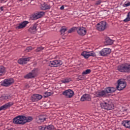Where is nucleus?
<instances>
[{"label":"nucleus","mask_w":130,"mask_h":130,"mask_svg":"<svg viewBox=\"0 0 130 130\" xmlns=\"http://www.w3.org/2000/svg\"><path fill=\"white\" fill-rule=\"evenodd\" d=\"M115 91H116V88L106 87L104 90L98 91L95 93V96L99 98H105V97H108V94L109 93H114Z\"/></svg>","instance_id":"obj_1"},{"label":"nucleus","mask_w":130,"mask_h":130,"mask_svg":"<svg viewBox=\"0 0 130 130\" xmlns=\"http://www.w3.org/2000/svg\"><path fill=\"white\" fill-rule=\"evenodd\" d=\"M117 70L121 73H130V63H123L117 67Z\"/></svg>","instance_id":"obj_2"},{"label":"nucleus","mask_w":130,"mask_h":130,"mask_svg":"<svg viewBox=\"0 0 130 130\" xmlns=\"http://www.w3.org/2000/svg\"><path fill=\"white\" fill-rule=\"evenodd\" d=\"M15 124H25V116L19 115L15 117L13 120Z\"/></svg>","instance_id":"obj_3"},{"label":"nucleus","mask_w":130,"mask_h":130,"mask_svg":"<svg viewBox=\"0 0 130 130\" xmlns=\"http://www.w3.org/2000/svg\"><path fill=\"white\" fill-rule=\"evenodd\" d=\"M101 107L103 109H105L106 110H111L113 109L114 106L113 104L111 103H106L105 102H104L103 103H101Z\"/></svg>","instance_id":"obj_4"},{"label":"nucleus","mask_w":130,"mask_h":130,"mask_svg":"<svg viewBox=\"0 0 130 130\" xmlns=\"http://www.w3.org/2000/svg\"><path fill=\"white\" fill-rule=\"evenodd\" d=\"M13 84H14V79L12 78L6 79L1 82V85L4 87H10Z\"/></svg>","instance_id":"obj_5"},{"label":"nucleus","mask_w":130,"mask_h":130,"mask_svg":"<svg viewBox=\"0 0 130 130\" xmlns=\"http://www.w3.org/2000/svg\"><path fill=\"white\" fill-rule=\"evenodd\" d=\"M81 55L83 56L84 58L87 59V58H89L90 56H93V57L96 56V54L93 51H88V52L84 51L81 53Z\"/></svg>","instance_id":"obj_6"},{"label":"nucleus","mask_w":130,"mask_h":130,"mask_svg":"<svg viewBox=\"0 0 130 130\" xmlns=\"http://www.w3.org/2000/svg\"><path fill=\"white\" fill-rule=\"evenodd\" d=\"M62 64V61L60 60H54L50 61L49 63V66L51 68L59 67Z\"/></svg>","instance_id":"obj_7"},{"label":"nucleus","mask_w":130,"mask_h":130,"mask_svg":"<svg viewBox=\"0 0 130 130\" xmlns=\"http://www.w3.org/2000/svg\"><path fill=\"white\" fill-rule=\"evenodd\" d=\"M118 86H116V88L119 91H121V90H123L125 87H126V83L122 81L121 79L118 80L117 81Z\"/></svg>","instance_id":"obj_8"},{"label":"nucleus","mask_w":130,"mask_h":130,"mask_svg":"<svg viewBox=\"0 0 130 130\" xmlns=\"http://www.w3.org/2000/svg\"><path fill=\"white\" fill-rule=\"evenodd\" d=\"M106 24L107 23L105 21L100 22L97 24L96 29L98 31H104L106 29Z\"/></svg>","instance_id":"obj_9"},{"label":"nucleus","mask_w":130,"mask_h":130,"mask_svg":"<svg viewBox=\"0 0 130 130\" xmlns=\"http://www.w3.org/2000/svg\"><path fill=\"white\" fill-rule=\"evenodd\" d=\"M111 52V49L109 48H106L103 49L101 51H100L99 53L101 55V56H106V55H108V54H110Z\"/></svg>","instance_id":"obj_10"},{"label":"nucleus","mask_w":130,"mask_h":130,"mask_svg":"<svg viewBox=\"0 0 130 130\" xmlns=\"http://www.w3.org/2000/svg\"><path fill=\"white\" fill-rule=\"evenodd\" d=\"M62 94L65 96L66 98H72V97L74 96V91L71 89H68L63 91Z\"/></svg>","instance_id":"obj_11"},{"label":"nucleus","mask_w":130,"mask_h":130,"mask_svg":"<svg viewBox=\"0 0 130 130\" xmlns=\"http://www.w3.org/2000/svg\"><path fill=\"white\" fill-rule=\"evenodd\" d=\"M42 99V95L38 94H32L31 96V100L32 102H37Z\"/></svg>","instance_id":"obj_12"},{"label":"nucleus","mask_w":130,"mask_h":130,"mask_svg":"<svg viewBox=\"0 0 130 130\" xmlns=\"http://www.w3.org/2000/svg\"><path fill=\"white\" fill-rule=\"evenodd\" d=\"M39 130H54V126L52 124L44 126H39Z\"/></svg>","instance_id":"obj_13"},{"label":"nucleus","mask_w":130,"mask_h":130,"mask_svg":"<svg viewBox=\"0 0 130 130\" xmlns=\"http://www.w3.org/2000/svg\"><path fill=\"white\" fill-rule=\"evenodd\" d=\"M76 29L77 32L79 35H81L82 36L86 35V33L87 32L86 28L83 27H78Z\"/></svg>","instance_id":"obj_14"},{"label":"nucleus","mask_w":130,"mask_h":130,"mask_svg":"<svg viewBox=\"0 0 130 130\" xmlns=\"http://www.w3.org/2000/svg\"><path fill=\"white\" fill-rule=\"evenodd\" d=\"M80 101L82 102L84 101H91V95L86 93L84 94L81 96Z\"/></svg>","instance_id":"obj_15"},{"label":"nucleus","mask_w":130,"mask_h":130,"mask_svg":"<svg viewBox=\"0 0 130 130\" xmlns=\"http://www.w3.org/2000/svg\"><path fill=\"white\" fill-rule=\"evenodd\" d=\"M43 16H44V12H39L32 15V18L34 20H37V19H39V18H41Z\"/></svg>","instance_id":"obj_16"},{"label":"nucleus","mask_w":130,"mask_h":130,"mask_svg":"<svg viewBox=\"0 0 130 130\" xmlns=\"http://www.w3.org/2000/svg\"><path fill=\"white\" fill-rule=\"evenodd\" d=\"M13 104H14L12 102H9L8 103H6L4 105L0 107V111H1V110H7L8 108H9V107H11V106L13 105Z\"/></svg>","instance_id":"obj_17"},{"label":"nucleus","mask_w":130,"mask_h":130,"mask_svg":"<svg viewBox=\"0 0 130 130\" xmlns=\"http://www.w3.org/2000/svg\"><path fill=\"white\" fill-rule=\"evenodd\" d=\"M38 24L37 23H35L31 27H30L28 29L29 32L32 33V34H35L37 31V26Z\"/></svg>","instance_id":"obj_18"},{"label":"nucleus","mask_w":130,"mask_h":130,"mask_svg":"<svg viewBox=\"0 0 130 130\" xmlns=\"http://www.w3.org/2000/svg\"><path fill=\"white\" fill-rule=\"evenodd\" d=\"M29 24V22L28 21H24L19 24L18 25H17L16 27V29L17 30H19V29H22V28H25L26 26H27V24Z\"/></svg>","instance_id":"obj_19"},{"label":"nucleus","mask_w":130,"mask_h":130,"mask_svg":"<svg viewBox=\"0 0 130 130\" xmlns=\"http://www.w3.org/2000/svg\"><path fill=\"white\" fill-rule=\"evenodd\" d=\"M29 60H30V58L29 57L23 58L19 59L18 60V63H19V64H26V63H27V62H28Z\"/></svg>","instance_id":"obj_20"},{"label":"nucleus","mask_w":130,"mask_h":130,"mask_svg":"<svg viewBox=\"0 0 130 130\" xmlns=\"http://www.w3.org/2000/svg\"><path fill=\"white\" fill-rule=\"evenodd\" d=\"M51 7L50 6V5L47 4L45 3L42 4L41 9L42 10H44V11H46V10H50L51 9Z\"/></svg>","instance_id":"obj_21"},{"label":"nucleus","mask_w":130,"mask_h":130,"mask_svg":"<svg viewBox=\"0 0 130 130\" xmlns=\"http://www.w3.org/2000/svg\"><path fill=\"white\" fill-rule=\"evenodd\" d=\"M37 121L38 122V123H40V122H43L45 119H46V118H45V116H40L37 118Z\"/></svg>","instance_id":"obj_22"},{"label":"nucleus","mask_w":130,"mask_h":130,"mask_svg":"<svg viewBox=\"0 0 130 130\" xmlns=\"http://www.w3.org/2000/svg\"><path fill=\"white\" fill-rule=\"evenodd\" d=\"M122 125L127 128H130V120H123L122 123Z\"/></svg>","instance_id":"obj_23"},{"label":"nucleus","mask_w":130,"mask_h":130,"mask_svg":"<svg viewBox=\"0 0 130 130\" xmlns=\"http://www.w3.org/2000/svg\"><path fill=\"white\" fill-rule=\"evenodd\" d=\"M6 74V68L4 66H0V77Z\"/></svg>","instance_id":"obj_24"},{"label":"nucleus","mask_w":130,"mask_h":130,"mask_svg":"<svg viewBox=\"0 0 130 130\" xmlns=\"http://www.w3.org/2000/svg\"><path fill=\"white\" fill-rule=\"evenodd\" d=\"M105 42L107 45H112V44H113V40L110 39L109 38H107L106 39Z\"/></svg>","instance_id":"obj_25"},{"label":"nucleus","mask_w":130,"mask_h":130,"mask_svg":"<svg viewBox=\"0 0 130 130\" xmlns=\"http://www.w3.org/2000/svg\"><path fill=\"white\" fill-rule=\"evenodd\" d=\"M53 94V92L52 91H46L44 92L43 96L44 98H46V97H49V96H51Z\"/></svg>","instance_id":"obj_26"},{"label":"nucleus","mask_w":130,"mask_h":130,"mask_svg":"<svg viewBox=\"0 0 130 130\" xmlns=\"http://www.w3.org/2000/svg\"><path fill=\"white\" fill-rule=\"evenodd\" d=\"M24 124L26 122H30V121H32L33 120V118L32 117H27L24 116Z\"/></svg>","instance_id":"obj_27"},{"label":"nucleus","mask_w":130,"mask_h":130,"mask_svg":"<svg viewBox=\"0 0 130 130\" xmlns=\"http://www.w3.org/2000/svg\"><path fill=\"white\" fill-rule=\"evenodd\" d=\"M25 79H32L33 78H35L32 73L30 72L29 73L27 74L26 75L24 76Z\"/></svg>","instance_id":"obj_28"},{"label":"nucleus","mask_w":130,"mask_h":130,"mask_svg":"<svg viewBox=\"0 0 130 130\" xmlns=\"http://www.w3.org/2000/svg\"><path fill=\"white\" fill-rule=\"evenodd\" d=\"M130 21V12H128L127 14L126 18L123 20V22L126 23V22H129Z\"/></svg>","instance_id":"obj_29"},{"label":"nucleus","mask_w":130,"mask_h":130,"mask_svg":"<svg viewBox=\"0 0 130 130\" xmlns=\"http://www.w3.org/2000/svg\"><path fill=\"white\" fill-rule=\"evenodd\" d=\"M32 76L35 78L36 76H37V70L36 69L32 70L31 72H30Z\"/></svg>","instance_id":"obj_30"},{"label":"nucleus","mask_w":130,"mask_h":130,"mask_svg":"<svg viewBox=\"0 0 130 130\" xmlns=\"http://www.w3.org/2000/svg\"><path fill=\"white\" fill-rule=\"evenodd\" d=\"M1 98L4 100H8V99H11L12 96H11V95H3Z\"/></svg>","instance_id":"obj_31"},{"label":"nucleus","mask_w":130,"mask_h":130,"mask_svg":"<svg viewBox=\"0 0 130 130\" xmlns=\"http://www.w3.org/2000/svg\"><path fill=\"white\" fill-rule=\"evenodd\" d=\"M91 73L90 69H87L82 72V75H89Z\"/></svg>","instance_id":"obj_32"},{"label":"nucleus","mask_w":130,"mask_h":130,"mask_svg":"<svg viewBox=\"0 0 130 130\" xmlns=\"http://www.w3.org/2000/svg\"><path fill=\"white\" fill-rule=\"evenodd\" d=\"M71 81H72V79L70 78H67L63 80L62 82V83H70V82H71Z\"/></svg>","instance_id":"obj_33"},{"label":"nucleus","mask_w":130,"mask_h":130,"mask_svg":"<svg viewBox=\"0 0 130 130\" xmlns=\"http://www.w3.org/2000/svg\"><path fill=\"white\" fill-rule=\"evenodd\" d=\"M43 49H44V47H38L36 50V52H40V51H42Z\"/></svg>","instance_id":"obj_34"},{"label":"nucleus","mask_w":130,"mask_h":130,"mask_svg":"<svg viewBox=\"0 0 130 130\" xmlns=\"http://www.w3.org/2000/svg\"><path fill=\"white\" fill-rule=\"evenodd\" d=\"M67 31V28L65 27H62L60 29V32L62 35H63L64 34V32Z\"/></svg>","instance_id":"obj_35"},{"label":"nucleus","mask_w":130,"mask_h":130,"mask_svg":"<svg viewBox=\"0 0 130 130\" xmlns=\"http://www.w3.org/2000/svg\"><path fill=\"white\" fill-rule=\"evenodd\" d=\"M77 29V27H73L68 30V33H72V32H74L75 30Z\"/></svg>","instance_id":"obj_36"},{"label":"nucleus","mask_w":130,"mask_h":130,"mask_svg":"<svg viewBox=\"0 0 130 130\" xmlns=\"http://www.w3.org/2000/svg\"><path fill=\"white\" fill-rule=\"evenodd\" d=\"M32 50V47H28L25 49V52H29V51H31Z\"/></svg>","instance_id":"obj_37"},{"label":"nucleus","mask_w":130,"mask_h":130,"mask_svg":"<svg viewBox=\"0 0 130 130\" xmlns=\"http://www.w3.org/2000/svg\"><path fill=\"white\" fill-rule=\"evenodd\" d=\"M78 79L79 81H82V80H84V75H79L78 77Z\"/></svg>","instance_id":"obj_38"},{"label":"nucleus","mask_w":130,"mask_h":130,"mask_svg":"<svg viewBox=\"0 0 130 130\" xmlns=\"http://www.w3.org/2000/svg\"><path fill=\"white\" fill-rule=\"evenodd\" d=\"M125 7H128L130 6V2H128V3H126L125 4Z\"/></svg>","instance_id":"obj_39"},{"label":"nucleus","mask_w":130,"mask_h":130,"mask_svg":"<svg viewBox=\"0 0 130 130\" xmlns=\"http://www.w3.org/2000/svg\"><path fill=\"white\" fill-rule=\"evenodd\" d=\"M100 4H101V2L97 1L95 3V5H100Z\"/></svg>","instance_id":"obj_40"},{"label":"nucleus","mask_w":130,"mask_h":130,"mask_svg":"<svg viewBox=\"0 0 130 130\" xmlns=\"http://www.w3.org/2000/svg\"><path fill=\"white\" fill-rule=\"evenodd\" d=\"M64 6H62L60 8V10H64Z\"/></svg>","instance_id":"obj_41"},{"label":"nucleus","mask_w":130,"mask_h":130,"mask_svg":"<svg viewBox=\"0 0 130 130\" xmlns=\"http://www.w3.org/2000/svg\"><path fill=\"white\" fill-rule=\"evenodd\" d=\"M0 10H1V11H4V7H1Z\"/></svg>","instance_id":"obj_42"},{"label":"nucleus","mask_w":130,"mask_h":130,"mask_svg":"<svg viewBox=\"0 0 130 130\" xmlns=\"http://www.w3.org/2000/svg\"><path fill=\"white\" fill-rule=\"evenodd\" d=\"M0 2L1 3H3L4 2H5V0H0Z\"/></svg>","instance_id":"obj_43"},{"label":"nucleus","mask_w":130,"mask_h":130,"mask_svg":"<svg viewBox=\"0 0 130 130\" xmlns=\"http://www.w3.org/2000/svg\"><path fill=\"white\" fill-rule=\"evenodd\" d=\"M127 80L130 81V76L128 77Z\"/></svg>","instance_id":"obj_44"},{"label":"nucleus","mask_w":130,"mask_h":130,"mask_svg":"<svg viewBox=\"0 0 130 130\" xmlns=\"http://www.w3.org/2000/svg\"><path fill=\"white\" fill-rule=\"evenodd\" d=\"M0 126H2V124L0 123Z\"/></svg>","instance_id":"obj_45"}]
</instances>
